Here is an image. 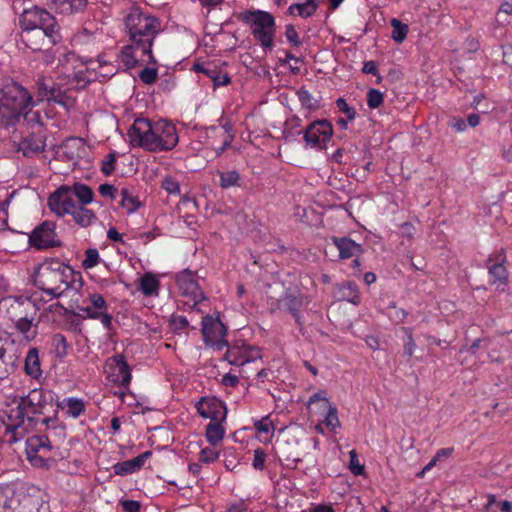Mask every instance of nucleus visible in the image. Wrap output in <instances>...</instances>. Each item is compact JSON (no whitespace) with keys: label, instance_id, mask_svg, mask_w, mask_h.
Segmentation results:
<instances>
[{"label":"nucleus","instance_id":"nucleus-1","mask_svg":"<svg viewBox=\"0 0 512 512\" xmlns=\"http://www.w3.org/2000/svg\"><path fill=\"white\" fill-rule=\"evenodd\" d=\"M34 284L53 298L63 296L68 290H78L82 277L71 266L49 259L40 263L33 273Z\"/></svg>","mask_w":512,"mask_h":512},{"label":"nucleus","instance_id":"nucleus-2","mask_svg":"<svg viewBox=\"0 0 512 512\" xmlns=\"http://www.w3.org/2000/svg\"><path fill=\"white\" fill-rule=\"evenodd\" d=\"M34 410L30 396L7 395L6 407L0 413V440L13 443L22 439L27 431L26 419Z\"/></svg>","mask_w":512,"mask_h":512},{"label":"nucleus","instance_id":"nucleus-3","mask_svg":"<svg viewBox=\"0 0 512 512\" xmlns=\"http://www.w3.org/2000/svg\"><path fill=\"white\" fill-rule=\"evenodd\" d=\"M34 105L31 93L23 86L14 82L0 84V126L14 125Z\"/></svg>","mask_w":512,"mask_h":512},{"label":"nucleus","instance_id":"nucleus-4","mask_svg":"<svg viewBox=\"0 0 512 512\" xmlns=\"http://www.w3.org/2000/svg\"><path fill=\"white\" fill-rule=\"evenodd\" d=\"M116 71V67L102 57L83 62L74 54L66 56V64L64 66V73L67 77H70L72 73L74 74V86L77 89L84 88L95 78H108L114 75Z\"/></svg>","mask_w":512,"mask_h":512},{"label":"nucleus","instance_id":"nucleus-5","mask_svg":"<svg viewBox=\"0 0 512 512\" xmlns=\"http://www.w3.org/2000/svg\"><path fill=\"white\" fill-rule=\"evenodd\" d=\"M94 194L90 187L76 183L73 186H61L48 199L50 210L57 216L70 215L78 204H90Z\"/></svg>","mask_w":512,"mask_h":512},{"label":"nucleus","instance_id":"nucleus-6","mask_svg":"<svg viewBox=\"0 0 512 512\" xmlns=\"http://www.w3.org/2000/svg\"><path fill=\"white\" fill-rule=\"evenodd\" d=\"M125 25L132 42L141 44L143 53L150 57L152 40L159 29L158 21L138 9H132L126 16Z\"/></svg>","mask_w":512,"mask_h":512},{"label":"nucleus","instance_id":"nucleus-7","mask_svg":"<svg viewBox=\"0 0 512 512\" xmlns=\"http://www.w3.org/2000/svg\"><path fill=\"white\" fill-rule=\"evenodd\" d=\"M240 19L246 24L254 38L265 49H272L275 36V18L263 10H247Z\"/></svg>","mask_w":512,"mask_h":512},{"label":"nucleus","instance_id":"nucleus-8","mask_svg":"<svg viewBox=\"0 0 512 512\" xmlns=\"http://www.w3.org/2000/svg\"><path fill=\"white\" fill-rule=\"evenodd\" d=\"M19 22L24 31H37L45 36L51 44L58 41V24L55 18L44 9L39 7L25 9Z\"/></svg>","mask_w":512,"mask_h":512},{"label":"nucleus","instance_id":"nucleus-9","mask_svg":"<svg viewBox=\"0 0 512 512\" xmlns=\"http://www.w3.org/2000/svg\"><path fill=\"white\" fill-rule=\"evenodd\" d=\"M66 64V60L62 63L61 66V76H59L58 81L55 82L51 77L42 76L38 79L36 83L37 88V102L39 101H54L60 104L64 103V96L70 89H77L74 81V74L70 77H67L64 73V66Z\"/></svg>","mask_w":512,"mask_h":512},{"label":"nucleus","instance_id":"nucleus-10","mask_svg":"<svg viewBox=\"0 0 512 512\" xmlns=\"http://www.w3.org/2000/svg\"><path fill=\"white\" fill-rule=\"evenodd\" d=\"M40 307L34 298L7 296L0 300V312L10 321L23 316L37 315Z\"/></svg>","mask_w":512,"mask_h":512},{"label":"nucleus","instance_id":"nucleus-11","mask_svg":"<svg viewBox=\"0 0 512 512\" xmlns=\"http://www.w3.org/2000/svg\"><path fill=\"white\" fill-rule=\"evenodd\" d=\"M153 135V122L145 118L136 119L128 131V139L133 147L156 152L157 146Z\"/></svg>","mask_w":512,"mask_h":512},{"label":"nucleus","instance_id":"nucleus-12","mask_svg":"<svg viewBox=\"0 0 512 512\" xmlns=\"http://www.w3.org/2000/svg\"><path fill=\"white\" fill-rule=\"evenodd\" d=\"M202 333L205 343L216 350H221L227 345L226 328L219 318L205 316L202 320Z\"/></svg>","mask_w":512,"mask_h":512},{"label":"nucleus","instance_id":"nucleus-13","mask_svg":"<svg viewBox=\"0 0 512 512\" xmlns=\"http://www.w3.org/2000/svg\"><path fill=\"white\" fill-rule=\"evenodd\" d=\"M333 135V127L326 120H317L310 124L304 133L307 146L314 149H324Z\"/></svg>","mask_w":512,"mask_h":512},{"label":"nucleus","instance_id":"nucleus-14","mask_svg":"<svg viewBox=\"0 0 512 512\" xmlns=\"http://www.w3.org/2000/svg\"><path fill=\"white\" fill-rule=\"evenodd\" d=\"M104 371L107 378L117 386H127L131 381V370L122 355L107 359Z\"/></svg>","mask_w":512,"mask_h":512},{"label":"nucleus","instance_id":"nucleus-15","mask_svg":"<svg viewBox=\"0 0 512 512\" xmlns=\"http://www.w3.org/2000/svg\"><path fill=\"white\" fill-rule=\"evenodd\" d=\"M154 139L156 144V152L167 151L173 149L179 139L176 128L173 124L166 120L153 122Z\"/></svg>","mask_w":512,"mask_h":512},{"label":"nucleus","instance_id":"nucleus-16","mask_svg":"<svg viewBox=\"0 0 512 512\" xmlns=\"http://www.w3.org/2000/svg\"><path fill=\"white\" fill-rule=\"evenodd\" d=\"M176 281L179 291L188 298V302L196 305L204 300V294L197 284L195 275L191 271H182L177 275Z\"/></svg>","mask_w":512,"mask_h":512},{"label":"nucleus","instance_id":"nucleus-17","mask_svg":"<svg viewBox=\"0 0 512 512\" xmlns=\"http://www.w3.org/2000/svg\"><path fill=\"white\" fill-rule=\"evenodd\" d=\"M198 413L212 421H224L227 415L225 404L216 397H202L196 404Z\"/></svg>","mask_w":512,"mask_h":512},{"label":"nucleus","instance_id":"nucleus-18","mask_svg":"<svg viewBox=\"0 0 512 512\" xmlns=\"http://www.w3.org/2000/svg\"><path fill=\"white\" fill-rule=\"evenodd\" d=\"M33 247L44 249L55 244V225L51 222H44L37 227L29 238Z\"/></svg>","mask_w":512,"mask_h":512},{"label":"nucleus","instance_id":"nucleus-19","mask_svg":"<svg viewBox=\"0 0 512 512\" xmlns=\"http://www.w3.org/2000/svg\"><path fill=\"white\" fill-rule=\"evenodd\" d=\"M227 360L232 365H244L261 357L257 347L243 344L241 347H234L228 350Z\"/></svg>","mask_w":512,"mask_h":512},{"label":"nucleus","instance_id":"nucleus-20","mask_svg":"<svg viewBox=\"0 0 512 512\" xmlns=\"http://www.w3.org/2000/svg\"><path fill=\"white\" fill-rule=\"evenodd\" d=\"M120 60L126 68L134 67L139 61H154L151 53L149 57L147 54L143 53L142 45L135 44L134 42L132 45L123 48L120 53Z\"/></svg>","mask_w":512,"mask_h":512},{"label":"nucleus","instance_id":"nucleus-21","mask_svg":"<svg viewBox=\"0 0 512 512\" xmlns=\"http://www.w3.org/2000/svg\"><path fill=\"white\" fill-rule=\"evenodd\" d=\"M42 127L37 122L33 125V132L31 135L24 136L20 141V150L25 155H29L35 152H39L45 146L43 136L41 135Z\"/></svg>","mask_w":512,"mask_h":512},{"label":"nucleus","instance_id":"nucleus-22","mask_svg":"<svg viewBox=\"0 0 512 512\" xmlns=\"http://www.w3.org/2000/svg\"><path fill=\"white\" fill-rule=\"evenodd\" d=\"M255 437L259 442L267 445L272 442L276 423L272 419L271 415L262 417L259 420L254 421Z\"/></svg>","mask_w":512,"mask_h":512},{"label":"nucleus","instance_id":"nucleus-23","mask_svg":"<svg viewBox=\"0 0 512 512\" xmlns=\"http://www.w3.org/2000/svg\"><path fill=\"white\" fill-rule=\"evenodd\" d=\"M17 359L14 345L8 339L0 340V379L5 378Z\"/></svg>","mask_w":512,"mask_h":512},{"label":"nucleus","instance_id":"nucleus-24","mask_svg":"<svg viewBox=\"0 0 512 512\" xmlns=\"http://www.w3.org/2000/svg\"><path fill=\"white\" fill-rule=\"evenodd\" d=\"M320 3L321 0H305L304 2L293 3L288 7L287 14L307 19L315 15Z\"/></svg>","mask_w":512,"mask_h":512},{"label":"nucleus","instance_id":"nucleus-25","mask_svg":"<svg viewBox=\"0 0 512 512\" xmlns=\"http://www.w3.org/2000/svg\"><path fill=\"white\" fill-rule=\"evenodd\" d=\"M151 456V452H144L141 455L123 462L116 463L113 466L114 472L120 476H126L138 471Z\"/></svg>","mask_w":512,"mask_h":512},{"label":"nucleus","instance_id":"nucleus-26","mask_svg":"<svg viewBox=\"0 0 512 512\" xmlns=\"http://www.w3.org/2000/svg\"><path fill=\"white\" fill-rule=\"evenodd\" d=\"M138 289L146 297H157L160 291L159 275L152 272L144 273L138 279Z\"/></svg>","mask_w":512,"mask_h":512},{"label":"nucleus","instance_id":"nucleus-27","mask_svg":"<svg viewBox=\"0 0 512 512\" xmlns=\"http://www.w3.org/2000/svg\"><path fill=\"white\" fill-rule=\"evenodd\" d=\"M86 305L81 308V311L86 313L87 317H97L107 310V303L103 296L99 293H88L87 300L84 302Z\"/></svg>","mask_w":512,"mask_h":512},{"label":"nucleus","instance_id":"nucleus-28","mask_svg":"<svg viewBox=\"0 0 512 512\" xmlns=\"http://www.w3.org/2000/svg\"><path fill=\"white\" fill-rule=\"evenodd\" d=\"M39 321L37 315H27L12 321L17 331L26 339L32 340L36 335L37 323Z\"/></svg>","mask_w":512,"mask_h":512},{"label":"nucleus","instance_id":"nucleus-29","mask_svg":"<svg viewBox=\"0 0 512 512\" xmlns=\"http://www.w3.org/2000/svg\"><path fill=\"white\" fill-rule=\"evenodd\" d=\"M334 404L330 402L327 392L325 390H319L314 393L307 402V407L311 410V412L321 415L327 410L329 407H333Z\"/></svg>","mask_w":512,"mask_h":512},{"label":"nucleus","instance_id":"nucleus-30","mask_svg":"<svg viewBox=\"0 0 512 512\" xmlns=\"http://www.w3.org/2000/svg\"><path fill=\"white\" fill-rule=\"evenodd\" d=\"M333 243L339 251V256L344 259L358 256L362 252L361 245L349 238H333Z\"/></svg>","mask_w":512,"mask_h":512},{"label":"nucleus","instance_id":"nucleus-31","mask_svg":"<svg viewBox=\"0 0 512 512\" xmlns=\"http://www.w3.org/2000/svg\"><path fill=\"white\" fill-rule=\"evenodd\" d=\"M25 373L33 379H40L42 376V370L40 365V359L38 351L33 348L30 349L25 358Z\"/></svg>","mask_w":512,"mask_h":512},{"label":"nucleus","instance_id":"nucleus-32","mask_svg":"<svg viewBox=\"0 0 512 512\" xmlns=\"http://www.w3.org/2000/svg\"><path fill=\"white\" fill-rule=\"evenodd\" d=\"M58 406L67 416L74 419L78 418L85 411L84 402L74 397L63 399Z\"/></svg>","mask_w":512,"mask_h":512},{"label":"nucleus","instance_id":"nucleus-33","mask_svg":"<svg viewBox=\"0 0 512 512\" xmlns=\"http://www.w3.org/2000/svg\"><path fill=\"white\" fill-rule=\"evenodd\" d=\"M87 204H78L71 212L73 220L81 227H88L96 221L95 213L86 207Z\"/></svg>","mask_w":512,"mask_h":512},{"label":"nucleus","instance_id":"nucleus-34","mask_svg":"<svg viewBox=\"0 0 512 512\" xmlns=\"http://www.w3.org/2000/svg\"><path fill=\"white\" fill-rule=\"evenodd\" d=\"M50 446L47 438L33 436L26 441V454H47Z\"/></svg>","mask_w":512,"mask_h":512},{"label":"nucleus","instance_id":"nucleus-35","mask_svg":"<svg viewBox=\"0 0 512 512\" xmlns=\"http://www.w3.org/2000/svg\"><path fill=\"white\" fill-rule=\"evenodd\" d=\"M62 148L64 153L71 159L76 157H81V155L85 152V143L80 138H69L67 139Z\"/></svg>","mask_w":512,"mask_h":512},{"label":"nucleus","instance_id":"nucleus-36","mask_svg":"<svg viewBox=\"0 0 512 512\" xmlns=\"http://www.w3.org/2000/svg\"><path fill=\"white\" fill-rule=\"evenodd\" d=\"M321 416L323 417L321 422L330 432L335 433L339 428H341V422L338 416V409L336 405L329 407V410L321 414Z\"/></svg>","mask_w":512,"mask_h":512},{"label":"nucleus","instance_id":"nucleus-37","mask_svg":"<svg viewBox=\"0 0 512 512\" xmlns=\"http://www.w3.org/2000/svg\"><path fill=\"white\" fill-rule=\"evenodd\" d=\"M121 206L127 213L131 214L139 209L141 202L127 188H123L121 190Z\"/></svg>","mask_w":512,"mask_h":512},{"label":"nucleus","instance_id":"nucleus-38","mask_svg":"<svg viewBox=\"0 0 512 512\" xmlns=\"http://www.w3.org/2000/svg\"><path fill=\"white\" fill-rule=\"evenodd\" d=\"M224 434L225 430L218 421H212L206 427V439L212 445L220 443Z\"/></svg>","mask_w":512,"mask_h":512},{"label":"nucleus","instance_id":"nucleus-39","mask_svg":"<svg viewBox=\"0 0 512 512\" xmlns=\"http://www.w3.org/2000/svg\"><path fill=\"white\" fill-rule=\"evenodd\" d=\"M194 69L195 71L202 72L206 74L209 78H211L215 87L227 85L230 81L229 77L226 74L217 73L215 70L208 67H204L200 64L194 65Z\"/></svg>","mask_w":512,"mask_h":512},{"label":"nucleus","instance_id":"nucleus-40","mask_svg":"<svg viewBox=\"0 0 512 512\" xmlns=\"http://www.w3.org/2000/svg\"><path fill=\"white\" fill-rule=\"evenodd\" d=\"M340 297L343 300H346L354 305L360 303V295L358 293V288L354 283H346L339 288Z\"/></svg>","mask_w":512,"mask_h":512},{"label":"nucleus","instance_id":"nucleus-41","mask_svg":"<svg viewBox=\"0 0 512 512\" xmlns=\"http://www.w3.org/2000/svg\"><path fill=\"white\" fill-rule=\"evenodd\" d=\"M17 502L13 497V490L10 487H0V512H11V509Z\"/></svg>","mask_w":512,"mask_h":512},{"label":"nucleus","instance_id":"nucleus-42","mask_svg":"<svg viewBox=\"0 0 512 512\" xmlns=\"http://www.w3.org/2000/svg\"><path fill=\"white\" fill-rule=\"evenodd\" d=\"M390 23L393 27L392 39L397 43H402L407 37L409 31L408 26L396 18L391 19Z\"/></svg>","mask_w":512,"mask_h":512},{"label":"nucleus","instance_id":"nucleus-43","mask_svg":"<svg viewBox=\"0 0 512 512\" xmlns=\"http://www.w3.org/2000/svg\"><path fill=\"white\" fill-rule=\"evenodd\" d=\"M489 273L492 278V283L497 285L499 288L500 286H505L507 281V272L506 268L501 264H495L493 265Z\"/></svg>","mask_w":512,"mask_h":512},{"label":"nucleus","instance_id":"nucleus-44","mask_svg":"<svg viewBox=\"0 0 512 512\" xmlns=\"http://www.w3.org/2000/svg\"><path fill=\"white\" fill-rule=\"evenodd\" d=\"M239 174L236 171H228L220 173V185L222 188H229L237 185Z\"/></svg>","mask_w":512,"mask_h":512},{"label":"nucleus","instance_id":"nucleus-45","mask_svg":"<svg viewBox=\"0 0 512 512\" xmlns=\"http://www.w3.org/2000/svg\"><path fill=\"white\" fill-rule=\"evenodd\" d=\"M100 261L99 252L96 249H88L85 252V258L82 261V266L85 269H91L98 265Z\"/></svg>","mask_w":512,"mask_h":512},{"label":"nucleus","instance_id":"nucleus-46","mask_svg":"<svg viewBox=\"0 0 512 512\" xmlns=\"http://www.w3.org/2000/svg\"><path fill=\"white\" fill-rule=\"evenodd\" d=\"M383 93L377 89H370L367 93V104L369 108L376 109L383 103Z\"/></svg>","mask_w":512,"mask_h":512},{"label":"nucleus","instance_id":"nucleus-47","mask_svg":"<svg viewBox=\"0 0 512 512\" xmlns=\"http://www.w3.org/2000/svg\"><path fill=\"white\" fill-rule=\"evenodd\" d=\"M350 462L349 469L355 476L362 475L364 473V465L360 463L357 453L355 450L349 452Z\"/></svg>","mask_w":512,"mask_h":512},{"label":"nucleus","instance_id":"nucleus-48","mask_svg":"<svg viewBox=\"0 0 512 512\" xmlns=\"http://www.w3.org/2000/svg\"><path fill=\"white\" fill-rule=\"evenodd\" d=\"M162 188L165 191H167L169 194H173V195L180 194L179 183L171 176H167L163 179Z\"/></svg>","mask_w":512,"mask_h":512},{"label":"nucleus","instance_id":"nucleus-49","mask_svg":"<svg viewBox=\"0 0 512 512\" xmlns=\"http://www.w3.org/2000/svg\"><path fill=\"white\" fill-rule=\"evenodd\" d=\"M219 457V453L215 448L206 447L200 452L199 460L203 463H212Z\"/></svg>","mask_w":512,"mask_h":512},{"label":"nucleus","instance_id":"nucleus-50","mask_svg":"<svg viewBox=\"0 0 512 512\" xmlns=\"http://www.w3.org/2000/svg\"><path fill=\"white\" fill-rule=\"evenodd\" d=\"M266 461V453L263 449L258 448L254 451L252 465L256 470H263Z\"/></svg>","mask_w":512,"mask_h":512},{"label":"nucleus","instance_id":"nucleus-51","mask_svg":"<svg viewBox=\"0 0 512 512\" xmlns=\"http://www.w3.org/2000/svg\"><path fill=\"white\" fill-rule=\"evenodd\" d=\"M285 37L287 41L294 46H299L301 44L299 34L292 25L286 26Z\"/></svg>","mask_w":512,"mask_h":512},{"label":"nucleus","instance_id":"nucleus-52","mask_svg":"<svg viewBox=\"0 0 512 512\" xmlns=\"http://www.w3.org/2000/svg\"><path fill=\"white\" fill-rule=\"evenodd\" d=\"M115 163H116V158L114 156V154H109L108 156H106V158L103 160V163H102V172L105 174V175H110L114 169H115Z\"/></svg>","mask_w":512,"mask_h":512},{"label":"nucleus","instance_id":"nucleus-53","mask_svg":"<svg viewBox=\"0 0 512 512\" xmlns=\"http://www.w3.org/2000/svg\"><path fill=\"white\" fill-rule=\"evenodd\" d=\"M337 107L342 113L346 114L348 120L351 121L355 118V110L352 107H350L344 99L340 98L337 100Z\"/></svg>","mask_w":512,"mask_h":512},{"label":"nucleus","instance_id":"nucleus-54","mask_svg":"<svg viewBox=\"0 0 512 512\" xmlns=\"http://www.w3.org/2000/svg\"><path fill=\"white\" fill-rule=\"evenodd\" d=\"M157 78V71L154 68H145L140 73V79L146 84L153 83Z\"/></svg>","mask_w":512,"mask_h":512},{"label":"nucleus","instance_id":"nucleus-55","mask_svg":"<svg viewBox=\"0 0 512 512\" xmlns=\"http://www.w3.org/2000/svg\"><path fill=\"white\" fill-rule=\"evenodd\" d=\"M99 193L107 198H110L111 200L116 199L117 197V189L110 184H101L99 186Z\"/></svg>","mask_w":512,"mask_h":512},{"label":"nucleus","instance_id":"nucleus-56","mask_svg":"<svg viewBox=\"0 0 512 512\" xmlns=\"http://www.w3.org/2000/svg\"><path fill=\"white\" fill-rule=\"evenodd\" d=\"M389 317L396 322H401L405 317L406 313L403 309L397 308L395 305H391L388 310Z\"/></svg>","mask_w":512,"mask_h":512},{"label":"nucleus","instance_id":"nucleus-57","mask_svg":"<svg viewBox=\"0 0 512 512\" xmlns=\"http://www.w3.org/2000/svg\"><path fill=\"white\" fill-rule=\"evenodd\" d=\"M298 97L302 103L303 106L307 107L308 109H314L315 105L312 103L311 95L306 90H300L298 92Z\"/></svg>","mask_w":512,"mask_h":512},{"label":"nucleus","instance_id":"nucleus-58","mask_svg":"<svg viewBox=\"0 0 512 512\" xmlns=\"http://www.w3.org/2000/svg\"><path fill=\"white\" fill-rule=\"evenodd\" d=\"M47 454H27L28 460L31 462L32 465L36 467H42L45 463V458Z\"/></svg>","mask_w":512,"mask_h":512},{"label":"nucleus","instance_id":"nucleus-59","mask_svg":"<svg viewBox=\"0 0 512 512\" xmlns=\"http://www.w3.org/2000/svg\"><path fill=\"white\" fill-rule=\"evenodd\" d=\"M124 512H138L140 505L134 500H125L121 503Z\"/></svg>","mask_w":512,"mask_h":512},{"label":"nucleus","instance_id":"nucleus-60","mask_svg":"<svg viewBox=\"0 0 512 512\" xmlns=\"http://www.w3.org/2000/svg\"><path fill=\"white\" fill-rule=\"evenodd\" d=\"M159 235H160V231H159V229L155 228V229H153V230H151V231L141 233V234L139 235V238H140L144 243H148L149 241H152V240L156 239Z\"/></svg>","mask_w":512,"mask_h":512},{"label":"nucleus","instance_id":"nucleus-61","mask_svg":"<svg viewBox=\"0 0 512 512\" xmlns=\"http://www.w3.org/2000/svg\"><path fill=\"white\" fill-rule=\"evenodd\" d=\"M91 319H99L102 325L107 329H109L112 324V316L107 313V310L103 311L100 316L92 317Z\"/></svg>","mask_w":512,"mask_h":512},{"label":"nucleus","instance_id":"nucleus-62","mask_svg":"<svg viewBox=\"0 0 512 512\" xmlns=\"http://www.w3.org/2000/svg\"><path fill=\"white\" fill-rule=\"evenodd\" d=\"M238 377L235 376V375H232V374H225L223 377H222V383L223 385L225 386H231V387H234L238 384Z\"/></svg>","mask_w":512,"mask_h":512},{"label":"nucleus","instance_id":"nucleus-63","mask_svg":"<svg viewBox=\"0 0 512 512\" xmlns=\"http://www.w3.org/2000/svg\"><path fill=\"white\" fill-rule=\"evenodd\" d=\"M107 238L114 242H122V235L117 231L116 228L110 227L107 231Z\"/></svg>","mask_w":512,"mask_h":512},{"label":"nucleus","instance_id":"nucleus-64","mask_svg":"<svg viewBox=\"0 0 512 512\" xmlns=\"http://www.w3.org/2000/svg\"><path fill=\"white\" fill-rule=\"evenodd\" d=\"M451 126L458 132H463L466 129V123L461 118H455L451 121Z\"/></svg>","mask_w":512,"mask_h":512}]
</instances>
